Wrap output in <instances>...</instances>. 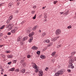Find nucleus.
<instances>
[{
  "label": "nucleus",
  "instance_id": "obj_21",
  "mask_svg": "<svg viewBox=\"0 0 76 76\" xmlns=\"http://www.w3.org/2000/svg\"><path fill=\"white\" fill-rule=\"evenodd\" d=\"M56 52H54L52 53V54H51V55L52 56H54V55H55V54H56Z\"/></svg>",
  "mask_w": 76,
  "mask_h": 76
},
{
  "label": "nucleus",
  "instance_id": "obj_42",
  "mask_svg": "<svg viewBox=\"0 0 76 76\" xmlns=\"http://www.w3.org/2000/svg\"><path fill=\"white\" fill-rule=\"evenodd\" d=\"M61 44L58 45V46H57V48H59V47H61Z\"/></svg>",
  "mask_w": 76,
  "mask_h": 76
},
{
  "label": "nucleus",
  "instance_id": "obj_38",
  "mask_svg": "<svg viewBox=\"0 0 76 76\" xmlns=\"http://www.w3.org/2000/svg\"><path fill=\"white\" fill-rule=\"evenodd\" d=\"M6 53H10V51L7 50L6 51Z\"/></svg>",
  "mask_w": 76,
  "mask_h": 76
},
{
  "label": "nucleus",
  "instance_id": "obj_51",
  "mask_svg": "<svg viewBox=\"0 0 76 76\" xmlns=\"http://www.w3.org/2000/svg\"><path fill=\"white\" fill-rule=\"evenodd\" d=\"M64 12H60V15H62V14H63L64 13Z\"/></svg>",
  "mask_w": 76,
  "mask_h": 76
},
{
  "label": "nucleus",
  "instance_id": "obj_36",
  "mask_svg": "<svg viewBox=\"0 0 76 76\" xmlns=\"http://www.w3.org/2000/svg\"><path fill=\"white\" fill-rule=\"evenodd\" d=\"M37 15L36 14H35V15L33 18V19H36V15Z\"/></svg>",
  "mask_w": 76,
  "mask_h": 76
},
{
  "label": "nucleus",
  "instance_id": "obj_17",
  "mask_svg": "<svg viewBox=\"0 0 76 76\" xmlns=\"http://www.w3.org/2000/svg\"><path fill=\"white\" fill-rule=\"evenodd\" d=\"M22 38V37H19L17 39V41L18 42L20 40H21V39Z\"/></svg>",
  "mask_w": 76,
  "mask_h": 76
},
{
  "label": "nucleus",
  "instance_id": "obj_16",
  "mask_svg": "<svg viewBox=\"0 0 76 76\" xmlns=\"http://www.w3.org/2000/svg\"><path fill=\"white\" fill-rule=\"evenodd\" d=\"M15 68H13L10 69H9V70L11 72H13V71H14V70H15Z\"/></svg>",
  "mask_w": 76,
  "mask_h": 76
},
{
  "label": "nucleus",
  "instance_id": "obj_45",
  "mask_svg": "<svg viewBox=\"0 0 76 76\" xmlns=\"http://www.w3.org/2000/svg\"><path fill=\"white\" fill-rule=\"evenodd\" d=\"M23 60H22L20 61V63H22L23 62Z\"/></svg>",
  "mask_w": 76,
  "mask_h": 76
},
{
  "label": "nucleus",
  "instance_id": "obj_15",
  "mask_svg": "<svg viewBox=\"0 0 76 76\" xmlns=\"http://www.w3.org/2000/svg\"><path fill=\"white\" fill-rule=\"evenodd\" d=\"M33 68H34V69H37V65H36V64H34L33 65Z\"/></svg>",
  "mask_w": 76,
  "mask_h": 76
},
{
  "label": "nucleus",
  "instance_id": "obj_19",
  "mask_svg": "<svg viewBox=\"0 0 76 76\" xmlns=\"http://www.w3.org/2000/svg\"><path fill=\"white\" fill-rule=\"evenodd\" d=\"M45 42L46 43H48L50 42V40L49 39H47L45 41Z\"/></svg>",
  "mask_w": 76,
  "mask_h": 76
},
{
  "label": "nucleus",
  "instance_id": "obj_64",
  "mask_svg": "<svg viewBox=\"0 0 76 76\" xmlns=\"http://www.w3.org/2000/svg\"><path fill=\"white\" fill-rule=\"evenodd\" d=\"M4 76H7V75H4Z\"/></svg>",
  "mask_w": 76,
  "mask_h": 76
},
{
  "label": "nucleus",
  "instance_id": "obj_44",
  "mask_svg": "<svg viewBox=\"0 0 76 76\" xmlns=\"http://www.w3.org/2000/svg\"><path fill=\"white\" fill-rule=\"evenodd\" d=\"M69 11H67L65 13L67 14V15H68V14H69Z\"/></svg>",
  "mask_w": 76,
  "mask_h": 76
},
{
  "label": "nucleus",
  "instance_id": "obj_3",
  "mask_svg": "<svg viewBox=\"0 0 76 76\" xmlns=\"http://www.w3.org/2000/svg\"><path fill=\"white\" fill-rule=\"evenodd\" d=\"M7 28H9V30H12L13 27V24L12 23H10L8 25H7Z\"/></svg>",
  "mask_w": 76,
  "mask_h": 76
},
{
  "label": "nucleus",
  "instance_id": "obj_50",
  "mask_svg": "<svg viewBox=\"0 0 76 76\" xmlns=\"http://www.w3.org/2000/svg\"><path fill=\"white\" fill-rule=\"evenodd\" d=\"M37 54H40V52H39V51H38V52H37Z\"/></svg>",
  "mask_w": 76,
  "mask_h": 76
},
{
  "label": "nucleus",
  "instance_id": "obj_14",
  "mask_svg": "<svg viewBox=\"0 0 76 76\" xmlns=\"http://www.w3.org/2000/svg\"><path fill=\"white\" fill-rule=\"evenodd\" d=\"M11 32L12 34H15L16 32V31H15V29H13L11 31Z\"/></svg>",
  "mask_w": 76,
  "mask_h": 76
},
{
  "label": "nucleus",
  "instance_id": "obj_34",
  "mask_svg": "<svg viewBox=\"0 0 76 76\" xmlns=\"http://www.w3.org/2000/svg\"><path fill=\"white\" fill-rule=\"evenodd\" d=\"M44 15L45 18H47V14H45Z\"/></svg>",
  "mask_w": 76,
  "mask_h": 76
},
{
  "label": "nucleus",
  "instance_id": "obj_54",
  "mask_svg": "<svg viewBox=\"0 0 76 76\" xmlns=\"http://www.w3.org/2000/svg\"><path fill=\"white\" fill-rule=\"evenodd\" d=\"M67 71H68V72H70L71 71L69 69L67 70Z\"/></svg>",
  "mask_w": 76,
  "mask_h": 76
},
{
  "label": "nucleus",
  "instance_id": "obj_55",
  "mask_svg": "<svg viewBox=\"0 0 76 76\" xmlns=\"http://www.w3.org/2000/svg\"><path fill=\"white\" fill-rule=\"evenodd\" d=\"M46 69H45V70H46V71H47V70H48V68L47 67L46 68Z\"/></svg>",
  "mask_w": 76,
  "mask_h": 76
},
{
  "label": "nucleus",
  "instance_id": "obj_63",
  "mask_svg": "<svg viewBox=\"0 0 76 76\" xmlns=\"http://www.w3.org/2000/svg\"><path fill=\"white\" fill-rule=\"evenodd\" d=\"M39 32H41V31L40 30H39Z\"/></svg>",
  "mask_w": 76,
  "mask_h": 76
},
{
  "label": "nucleus",
  "instance_id": "obj_24",
  "mask_svg": "<svg viewBox=\"0 0 76 76\" xmlns=\"http://www.w3.org/2000/svg\"><path fill=\"white\" fill-rule=\"evenodd\" d=\"M52 45V43H49L48 44V47H51V45Z\"/></svg>",
  "mask_w": 76,
  "mask_h": 76
},
{
  "label": "nucleus",
  "instance_id": "obj_62",
  "mask_svg": "<svg viewBox=\"0 0 76 76\" xmlns=\"http://www.w3.org/2000/svg\"><path fill=\"white\" fill-rule=\"evenodd\" d=\"M3 47L2 45H0V48H1V47Z\"/></svg>",
  "mask_w": 76,
  "mask_h": 76
},
{
  "label": "nucleus",
  "instance_id": "obj_11",
  "mask_svg": "<svg viewBox=\"0 0 76 76\" xmlns=\"http://www.w3.org/2000/svg\"><path fill=\"white\" fill-rule=\"evenodd\" d=\"M31 49H33L34 50H37L38 49V48L35 46H33L32 48Z\"/></svg>",
  "mask_w": 76,
  "mask_h": 76
},
{
  "label": "nucleus",
  "instance_id": "obj_27",
  "mask_svg": "<svg viewBox=\"0 0 76 76\" xmlns=\"http://www.w3.org/2000/svg\"><path fill=\"white\" fill-rule=\"evenodd\" d=\"M16 61H17V60H14L12 61L13 63H16Z\"/></svg>",
  "mask_w": 76,
  "mask_h": 76
},
{
  "label": "nucleus",
  "instance_id": "obj_26",
  "mask_svg": "<svg viewBox=\"0 0 76 76\" xmlns=\"http://www.w3.org/2000/svg\"><path fill=\"white\" fill-rule=\"evenodd\" d=\"M75 53H76V52H73L71 53V54L72 55H74Z\"/></svg>",
  "mask_w": 76,
  "mask_h": 76
},
{
  "label": "nucleus",
  "instance_id": "obj_56",
  "mask_svg": "<svg viewBox=\"0 0 76 76\" xmlns=\"http://www.w3.org/2000/svg\"><path fill=\"white\" fill-rule=\"evenodd\" d=\"M54 56L55 57H57V55H55Z\"/></svg>",
  "mask_w": 76,
  "mask_h": 76
},
{
  "label": "nucleus",
  "instance_id": "obj_35",
  "mask_svg": "<svg viewBox=\"0 0 76 76\" xmlns=\"http://www.w3.org/2000/svg\"><path fill=\"white\" fill-rule=\"evenodd\" d=\"M18 28L17 27H16L14 29L15 30V31H16L17 30H18Z\"/></svg>",
  "mask_w": 76,
  "mask_h": 76
},
{
  "label": "nucleus",
  "instance_id": "obj_9",
  "mask_svg": "<svg viewBox=\"0 0 76 76\" xmlns=\"http://www.w3.org/2000/svg\"><path fill=\"white\" fill-rule=\"evenodd\" d=\"M13 2H10L9 4V7H11L13 6Z\"/></svg>",
  "mask_w": 76,
  "mask_h": 76
},
{
  "label": "nucleus",
  "instance_id": "obj_2",
  "mask_svg": "<svg viewBox=\"0 0 76 76\" xmlns=\"http://www.w3.org/2000/svg\"><path fill=\"white\" fill-rule=\"evenodd\" d=\"M63 69H61L56 73L55 74V76H59L60 75H63Z\"/></svg>",
  "mask_w": 76,
  "mask_h": 76
},
{
  "label": "nucleus",
  "instance_id": "obj_57",
  "mask_svg": "<svg viewBox=\"0 0 76 76\" xmlns=\"http://www.w3.org/2000/svg\"><path fill=\"white\" fill-rule=\"evenodd\" d=\"M45 7H43L42 8V9H43V10L45 9Z\"/></svg>",
  "mask_w": 76,
  "mask_h": 76
},
{
  "label": "nucleus",
  "instance_id": "obj_40",
  "mask_svg": "<svg viewBox=\"0 0 76 76\" xmlns=\"http://www.w3.org/2000/svg\"><path fill=\"white\" fill-rule=\"evenodd\" d=\"M27 57L28 58H30V57H31V56H30V55H27Z\"/></svg>",
  "mask_w": 76,
  "mask_h": 76
},
{
  "label": "nucleus",
  "instance_id": "obj_1",
  "mask_svg": "<svg viewBox=\"0 0 76 76\" xmlns=\"http://www.w3.org/2000/svg\"><path fill=\"white\" fill-rule=\"evenodd\" d=\"M74 62V59L72 58L69 60L68 67H70L71 69H73L74 66L73 65V63Z\"/></svg>",
  "mask_w": 76,
  "mask_h": 76
},
{
  "label": "nucleus",
  "instance_id": "obj_18",
  "mask_svg": "<svg viewBox=\"0 0 76 76\" xmlns=\"http://www.w3.org/2000/svg\"><path fill=\"white\" fill-rule=\"evenodd\" d=\"M7 57L9 58H12L13 57V56L12 55H8Z\"/></svg>",
  "mask_w": 76,
  "mask_h": 76
},
{
  "label": "nucleus",
  "instance_id": "obj_47",
  "mask_svg": "<svg viewBox=\"0 0 76 76\" xmlns=\"http://www.w3.org/2000/svg\"><path fill=\"white\" fill-rule=\"evenodd\" d=\"M73 59L74 60V61H76V57L73 58Z\"/></svg>",
  "mask_w": 76,
  "mask_h": 76
},
{
  "label": "nucleus",
  "instance_id": "obj_13",
  "mask_svg": "<svg viewBox=\"0 0 76 76\" xmlns=\"http://www.w3.org/2000/svg\"><path fill=\"white\" fill-rule=\"evenodd\" d=\"M27 39H28V37H26L23 38L22 40L23 41H26V40Z\"/></svg>",
  "mask_w": 76,
  "mask_h": 76
},
{
  "label": "nucleus",
  "instance_id": "obj_52",
  "mask_svg": "<svg viewBox=\"0 0 76 76\" xmlns=\"http://www.w3.org/2000/svg\"><path fill=\"white\" fill-rule=\"evenodd\" d=\"M11 63H12V62L10 61V62H8V64H11Z\"/></svg>",
  "mask_w": 76,
  "mask_h": 76
},
{
  "label": "nucleus",
  "instance_id": "obj_48",
  "mask_svg": "<svg viewBox=\"0 0 76 76\" xmlns=\"http://www.w3.org/2000/svg\"><path fill=\"white\" fill-rule=\"evenodd\" d=\"M42 14L41 15H39V18H41V17L42 16Z\"/></svg>",
  "mask_w": 76,
  "mask_h": 76
},
{
  "label": "nucleus",
  "instance_id": "obj_7",
  "mask_svg": "<svg viewBox=\"0 0 76 76\" xmlns=\"http://www.w3.org/2000/svg\"><path fill=\"white\" fill-rule=\"evenodd\" d=\"M38 25H36L34 26L32 30L35 31V30H36V29H37L38 28Z\"/></svg>",
  "mask_w": 76,
  "mask_h": 76
},
{
  "label": "nucleus",
  "instance_id": "obj_60",
  "mask_svg": "<svg viewBox=\"0 0 76 76\" xmlns=\"http://www.w3.org/2000/svg\"><path fill=\"white\" fill-rule=\"evenodd\" d=\"M74 19H76V16L75 15V16H74Z\"/></svg>",
  "mask_w": 76,
  "mask_h": 76
},
{
  "label": "nucleus",
  "instance_id": "obj_58",
  "mask_svg": "<svg viewBox=\"0 0 76 76\" xmlns=\"http://www.w3.org/2000/svg\"><path fill=\"white\" fill-rule=\"evenodd\" d=\"M2 5H3V4H0V7H1V6Z\"/></svg>",
  "mask_w": 76,
  "mask_h": 76
},
{
  "label": "nucleus",
  "instance_id": "obj_25",
  "mask_svg": "<svg viewBox=\"0 0 76 76\" xmlns=\"http://www.w3.org/2000/svg\"><path fill=\"white\" fill-rule=\"evenodd\" d=\"M57 40V38H56V37H54L52 39V41H56Z\"/></svg>",
  "mask_w": 76,
  "mask_h": 76
},
{
  "label": "nucleus",
  "instance_id": "obj_4",
  "mask_svg": "<svg viewBox=\"0 0 76 76\" xmlns=\"http://www.w3.org/2000/svg\"><path fill=\"white\" fill-rule=\"evenodd\" d=\"M61 31L60 29H57L55 32L56 35H59L61 33Z\"/></svg>",
  "mask_w": 76,
  "mask_h": 76
},
{
  "label": "nucleus",
  "instance_id": "obj_8",
  "mask_svg": "<svg viewBox=\"0 0 76 76\" xmlns=\"http://www.w3.org/2000/svg\"><path fill=\"white\" fill-rule=\"evenodd\" d=\"M38 73L39 76H42L43 75V73L42 71H39Z\"/></svg>",
  "mask_w": 76,
  "mask_h": 76
},
{
  "label": "nucleus",
  "instance_id": "obj_37",
  "mask_svg": "<svg viewBox=\"0 0 76 76\" xmlns=\"http://www.w3.org/2000/svg\"><path fill=\"white\" fill-rule=\"evenodd\" d=\"M39 70L38 69H36L35 70V72L36 73H37L38 72Z\"/></svg>",
  "mask_w": 76,
  "mask_h": 76
},
{
  "label": "nucleus",
  "instance_id": "obj_10",
  "mask_svg": "<svg viewBox=\"0 0 76 76\" xmlns=\"http://www.w3.org/2000/svg\"><path fill=\"white\" fill-rule=\"evenodd\" d=\"M32 40H33V37H31L29 39L28 42H31L32 41Z\"/></svg>",
  "mask_w": 76,
  "mask_h": 76
},
{
  "label": "nucleus",
  "instance_id": "obj_20",
  "mask_svg": "<svg viewBox=\"0 0 76 76\" xmlns=\"http://www.w3.org/2000/svg\"><path fill=\"white\" fill-rule=\"evenodd\" d=\"M21 72L22 73H25V69H23L21 71Z\"/></svg>",
  "mask_w": 76,
  "mask_h": 76
},
{
  "label": "nucleus",
  "instance_id": "obj_12",
  "mask_svg": "<svg viewBox=\"0 0 76 76\" xmlns=\"http://www.w3.org/2000/svg\"><path fill=\"white\" fill-rule=\"evenodd\" d=\"M40 58H42V59H44L45 58V56L44 55H42L40 56Z\"/></svg>",
  "mask_w": 76,
  "mask_h": 76
},
{
  "label": "nucleus",
  "instance_id": "obj_61",
  "mask_svg": "<svg viewBox=\"0 0 76 76\" xmlns=\"http://www.w3.org/2000/svg\"><path fill=\"white\" fill-rule=\"evenodd\" d=\"M2 56L3 57V58H5V56L4 55H2Z\"/></svg>",
  "mask_w": 76,
  "mask_h": 76
},
{
  "label": "nucleus",
  "instance_id": "obj_33",
  "mask_svg": "<svg viewBox=\"0 0 76 76\" xmlns=\"http://www.w3.org/2000/svg\"><path fill=\"white\" fill-rule=\"evenodd\" d=\"M22 65H23V66L24 67V66H25V65H26V64L25 62H23L22 64Z\"/></svg>",
  "mask_w": 76,
  "mask_h": 76
},
{
  "label": "nucleus",
  "instance_id": "obj_39",
  "mask_svg": "<svg viewBox=\"0 0 76 76\" xmlns=\"http://www.w3.org/2000/svg\"><path fill=\"white\" fill-rule=\"evenodd\" d=\"M63 15H64V16H66L67 15V14L65 12V13H64L63 14Z\"/></svg>",
  "mask_w": 76,
  "mask_h": 76
},
{
  "label": "nucleus",
  "instance_id": "obj_29",
  "mask_svg": "<svg viewBox=\"0 0 76 76\" xmlns=\"http://www.w3.org/2000/svg\"><path fill=\"white\" fill-rule=\"evenodd\" d=\"M36 7H37V6L36 5H34L33 7V8L34 9V10L36 9Z\"/></svg>",
  "mask_w": 76,
  "mask_h": 76
},
{
  "label": "nucleus",
  "instance_id": "obj_23",
  "mask_svg": "<svg viewBox=\"0 0 76 76\" xmlns=\"http://www.w3.org/2000/svg\"><path fill=\"white\" fill-rule=\"evenodd\" d=\"M47 34L46 33H44L42 34V37H44Z\"/></svg>",
  "mask_w": 76,
  "mask_h": 76
},
{
  "label": "nucleus",
  "instance_id": "obj_59",
  "mask_svg": "<svg viewBox=\"0 0 76 76\" xmlns=\"http://www.w3.org/2000/svg\"><path fill=\"white\" fill-rule=\"evenodd\" d=\"M2 69V66H0V69Z\"/></svg>",
  "mask_w": 76,
  "mask_h": 76
},
{
  "label": "nucleus",
  "instance_id": "obj_22",
  "mask_svg": "<svg viewBox=\"0 0 76 76\" xmlns=\"http://www.w3.org/2000/svg\"><path fill=\"white\" fill-rule=\"evenodd\" d=\"M12 18H13V16L12 15H11L9 17V19H10V20H12Z\"/></svg>",
  "mask_w": 76,
  "mask_h": 76
},
{
  "label": "nucleus",
  "instance_id": "obj_53",
  "mask_svg": "<svg viewBox=\"0 0 76 76\" xmlns=\"http://www.w3.org/2000/svg\"><path fill=\"white\" fill-rule=\"evenodd\" d=\"M46 48H44L43 50V51H45V50H46Z\"/></svg>",
  "mask_w": 76,
  "mask_h": 76
},
{
  "label": "nucleus",
  "instance_id": "obj_30",
  "mask_svg": "<svg viewBox=\"0 0 76 76\" xmlns=\"http://www.w3.org/2000/svg\"><path fill=\"white\" fill-rule=\"evenodd\" d=\"M4 28V25L3 26L1 27L0 29H3Z\"/></svg>",
  "mask_w": 76,
  "mask_h": 76
},
{
  "label": "nucleus",
  "instance_id": "obj_5",
  "mask_svg": "<svg viewBox=\"0 0 76 76\" xmlns=\"http://www.w3.org/2000/svg\"><path fill=\"white\" fill-rule=\"evenodd\" d=\"M32 31V28H29V29L28 28H26V32H27V33H29L30 32H31V31Z\"/></svg>",
  "mask_w": 76,
  "mask_h": 76
},
{
  "label": "nucleus",
  "instance_id": "obj_46",
  "mask_svg": "<svg viewBox=\"0 0 76 76\" xmlns=\"http://www.w3.org/2000/svg\"><path fill=\"white\" fill-rule=\"evenodd\" d=\"M20 3V2H17V6H19V5Z\"/></svg>",
  "mask_w": 76,
  "mask_h": 76
},
{
  "label": "nucleus",
  "instance_id": "obj_43",
  "mask_svg": "<svg viewBox=\"0 0 76 76\" xmlns=\"http://www.w3.org/2000/svg\"><path fill=\"white\" fill-rule=\"evenodd\" d=\"M15 71L16 72H19V69H17L15 70Z\"/></svg>",
  "mask_w": 76,
  "mask_h": 76
},
{
  "label": "nucleus",
  "instance_id": "obj_31",
  "mask_svg": "<svg viewBox=\"0 0 76 76\" xmlns=\"http://www.w3.org/2000/svg\"><path fill=\"white\" fill-rule=\"evenodd\" d=\"M58 1H53V4H56V3H57Z\"/></svg>",
  "mask_w": 76,
  "mask_h": 76
},
{
  "label": "nucleus",
  "instance_id": "obj_32",
  "mask_svg": "<svg viewBox=\"0 0 76 76\" xmlns=\"http://www.w3.org/2000/svg\"><path fill=\"white\" fill-rule=\"evenodd\" d=\"M67 28H68V29H70V28H72V26H68Z\"/></svg>",
  "mask_w": 76,
  "mask_h": 76
},
{
  "label": "nucleus",
  "instance_id": "obj_28",
  "mask_svg": "<svg viewBox=\"0 0 76 76\" xmlns=\"http://www.w3.org/2000/svg\"><path fill=\"white\" fill-rule=\"evenodd\" d=\"M6 22H7V23H10V20L9 19L8 20H7Z\"/></svg>",
  "mask_w": 76,
  "mask_h": 76
},
{
  "label": "nucleus",
  "instance_id": "obj_49",
  "mask_svg": "<svg viewBox=\"0 0 76 76\" xmlns=\"http://www.w3.org/2000/svg\"><path fill=\"white\" fill-rule=\"evenodd\" d=\"M7 34H8V35H11V32H8V33Z\"/></svg>",
  "mask_w": 76,
  "mask_h": 76
},
{
  "label": "nucleus",
  "instance_id": "obj_41",
  "mask_svg": "<svg viewBox=\"0 0 76 76\" xmlns=\"http://www.w3.org/2000/svg\"><path fill=\"white\" fill-rule=\"evenodd\" d=\"M35 11H31V13L32 14H34L35 13Z\"/></svg>",
  "mask_w": 76,
  "mask_h": 76
},
{
  "label": "nucleus",
  "instance_id": "obj_6",
  "mask_svg": "<svg viewBox=\"0 0 76 76\" xmlns=\"http://www.w3.org/2000/svg\"><path fill=\"white\" fill-rule=\"evenodd\" d=\"M34 32H31L29 34L28 36L29 37H33L32 36L33 35H34Z\"/></svg>",
  "mask_w": 76,
  "mask_h": 76
}]
</instances>
